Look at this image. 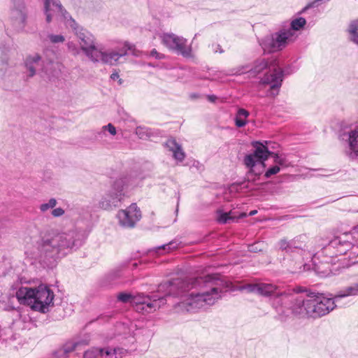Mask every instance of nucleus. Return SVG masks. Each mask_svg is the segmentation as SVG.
<instances>
[{
	"instance_id": "nucleus-1",
	"label": "nucleus",
	"mask_w": 358,
	"mask_h": 358,
	"mask_svg": "<svg viewBox=\"0 0 358 358\" xmlns=\"http://www.w3.org/2000/svg\"><path fill=\"white\" fill-rule=\"evenodd\" d=\"M218 279L212 275L195 279L174 278L161 283L157 292L164 295H132L120 292L117 299L122 303L129 302L135 310L142 314L151 313L166 303V297L173 296L183 297L177 306L182 310L194 312L206 306L213 305L221 298L222 289L218 287Z\"/></svg>"
},
{
	"instance_id": "nucleus-2",
	"label": "nucleus",
	"mask_w": 358,
	"mask_h": 358,
	"mask_svg": "<svg viewBox=\"0 0 358 358\" xmlns=\"http://www.w3.org/2000/svg\"><path fill=\"white\" fill-rule=\"evenodd\" d=\"M38 238H34L31 245H27L25 254L40 264L50 266L83 245L82 231L72 228L58 232L49 227L37 229Z\"/></svg>"
},
{
	"instance_id": "nucleus-3",
	"label": "nucleus",
	"mask_w": 358,
	"mask_h": 358,
	"mask_svg": "<svg viewBox=\"0 0 358 358\" xmlns=\"http://www.w3.org/2000/svg\"><path fill=\"white\" fill-rule=\"evenodd\" d=\"M45 21L50 23L55 14L60 15L65 20L66 26L71 28L76 36L81 51L92 61L96 57L98 47L94 36L87 29L79 26L63 7L59 0H44Z\"/></svg>"
},
{
	"instance_id": "nucleus-4",
	"label": "nucleus",
	"mask_w": 358,
	"mask_h": 358,
	"mask_svg": "<svg viewBox=\"0 0 358 358\" xmlns=\"http://www.w3.org/2000/svg\"><path fill=\"white\" fill-rule=\"evenodd\" d=\"M342 304L337 295L318 293L314 296L303 298L294 296L290 310L301 317L318 318L324 316Z\"/></svg>"
},
{
	"instance_id": "nucleus-5",
	"label": "nucleus",
	"mask_w": 358,
	"mask_h": 358,
	"mask_svg": "<svg viewBox=\"0 0 358 358\" xmlns=\"http://www.w3.org/2000/svg\"><path fill=\"white\" fill-rule=\"evenodd\" d=\"M16 297L20 304L27 305L34 310L45 313L48 312L49 307L53 305L55 295L47 285H40L34 289L20 287L16 292Z\"/></svg>"
},
{
	"instance_id": "nucleus-6",
	"label": "nucleus",
	"mask_w": 358,
	"mask_h": 358,
	"mask_svg": "<svg viewBox=\"0 0 358 358\" xmlns=\"http://www.w3.org/2000/svg\"><path fill=\"white\" fill-rule=\"evenodd\" d=\"M324 250L331 257L345 255L348 252L350 257H358V228L351 233L334 237Z\"/></svg>"
},
{
	"instance_id": "nucleus-7",
	"label": "nucleus",
	"mask_w": 358,
	"mask_h": 358,
	"mask_svg": "<svg viewBox=\"0 0 358 358\" xmlns=\"http://www.w3.org/2000/svg\"><path fill=\"white\" fill-rule=\"evenodd\" d=\"M264 297L272 298V306L278 311L285 313V309L289 310L295 294L282 291L273 283L258 282V294Z\"/></svg>"
},
{
	"instance_id": "nucleus-8",
	"label": "nucleus",
	"mask_w": 358,
	"mask_h": 358,
	"mask_svg": "<svg viewBox=\"0 0 358 358\" xmlns=\"http://www.w3.org/2000/svg\"><path fill=\"white\" fill-rule=\"evenodd\" d=\"M255 151L252 154L245 155L244 157L245 165L250 168L249 174L259 176L265 168V161L273 152L268 150V148L263 143L256 141L253 143Z\"/></svg>"
},
{
	"instance_id": "nucleus-9",
	"label": "nucleus",
	"mask_w": 358,
	"mask_h": 358,
	"mask_svg": "<svg viewBox=\"0 0 358 358\" xmlns=\"http://www.w3.org/2000/svg\"><path fill=\"white\" fill-rule=\"evenodd\" d=\"M124 180L117 179L101 196L98 203L99 207L106 210L118 207L124 198Z\"/></svg>"
},
{
	"instance_id": "nucleus-10",
	"label": "nucleus",
	"mask_w": 358,
	"mask_h": 358,
	"mask_svg": "<svg viewBox=\"0 0 358 358\" xmlns=\"http://www.w3.org/2000/svg\"><path fill=\"white\" fill-rule=\"evenodd\" d=\"M292 30L282 29L273 34L268 35L259 41L264 52H274L282 50L294 39Z\"/></svg>"
},
{
	"instance_id": "nucleus-11",
	"label": "nucleus",
	"mask_w": 358,
	"mask_h": 358,
	"mask_svg": "<svg viewBox=\"0 0 358 358\" xmlns=\"http://www.w3.org/2000/svg\"><path fill=\"white\" fill-rule=\"evenodd\" d=\"M307 237L305 235H301L295 238L287 241L281 239L278 242L279 248L289 257H294L296 261L303 259V256L310 253L307 245Z\"/></svg>"
},
{
	"instance_id": "nucleus-12",
	"label": "nucleus",
	"mask_w": 358,
	"mask_h": 358,
	"mask_svg": "<svg viewBox=\"0 0 358 358\" xmlns=\"http://www.w3.org/2000/svg\"><path fill=\"white\" fill-rule=\"evenodd\" d=\"M162 43L170 50L185 58L192 57V45L186 38L172 33H164L161 36Z\"/></svg>"
},
{
	"instance_id": "nucleus-13",
	"label": "nucleus",
	"mask_w": 358,
	"mask_h": 358,
	"mask_svg": "<svg viewBox=\"0 0 358 358\" xmlns=\"http://www.w3.org/2000/svg\"><path fill=\"white\" fill-rule=\"evenodd\" d=\"M128 51H130L134 56H138V51L134 48V46L128 42H125L122 48L119 51H102L98 49L96 57L95 59H93L92 62H101L103 64L113 65L115 64L121 57L127 55Z\"/></svg>"
},
{
	"instance_id": "nucleus-14",
	"label": "nucleus",
	"mask_w": 358,
	"mask_h": 358,
	"mask_svg": "<svg viewBox=\"0 0 358 358\" xmlns=\"http://www.w3.org/2000/svg\"><path fill=\"white\" fill-rule=\"evenodd\" d=\"M269 73L262 78V84L269 85L271 94L273 96L278 94L279 89L283 80L284 71L280 67L277 59H273L269 64Z\"/></svg>"
},
{
	"instance_id": "nucleus-15",
	"label": "nucleus",
	"mask_w": 358,
	"mask_h": 358,
	"mask_svg": "<svg viewBox=\"0 0 358 358\" xmlns=\"http://www.w3.org/2000/svg\"><path fill=\"white\" fill-rule=\"evenodd\" d=\"M27 17V10L23 0H12L10 21L12 26L17 32L24 30Z\"/></svg>"
},
{
	"instance_id": "nucleus-16",
	"label": "nucleus",
	"mask_w": 358,
	"mask_h": 358,
	"mask_svg": "<svg viewBox=\"0 0 358 358\" xmlns=\"http://www.w3.org/2000/svg\"><path fill=\"white\" fill-rule=\"evenodd\" d=\"M117 218L122 227L133 228L141 218V213L136 203H131L126 209L119 210Z\"/></svg>"
},
{
	"instance_id": "nucleus-17",
	"label": "nucleus",
	"mask_w": 358,
	"mask_h": 358,
	"mask_svg": "<svg viewBox=\"0 0 358 358\" xmlns=\"http://www.w3.org/2000/svg\"><path fill=\"white\" fill-rule=\"evenodd\" d=\"M341 136L343 141L348 143L346 155L350 159L358 162V126L344 132Z\"/></svg>"
},
{
	"instance_id": "nucleus-18",
	"label": "nucleus",
	"mask_w": 358,
	"mask_h": 358,
	"mask_svg": "<svg viewBox=\"0 0 358 358\" xmlns=\"http://www.w3.org/2000/svg\"><path fill=\"white\" fill-rule=\"evenodd\" d=\"M127 353L123 348H92L85 352L83 358H122Z\"/></svg>"
},
{
	"instance_id": "nucleus-19",
	"label": "nucleus",
	"mask_w": 358,
	"mask_h": 358,
	"mask_svg": "<svg viewBox=\"0 0 358 358\" xmlns=\"http://www.w3.org/2000/svg\"><path fill=\"white\" fill-rule=\"evenodd\" d=\"M269 68V64L264 59H258L255 62L253 68L251 69H248V66H241L236 69H234L231 70V72L229 73V75H241L243 73L248 72L252 76H255L256 75L260 73L264 69L266 68Z\"/></svg>"
},
{
	"instance_id": "nucleus-20",
	"label": "nucleus",
	"mask_w": 358,
	"mask_h": 358,
	"mask_svg": "<svg viewBox=\"0 0 358 358\" xmlns=\"http://www.w3.org/2000/svg\"><path fill=\"white\" fill-rule=\"evenodd\" d=\"M42 63L41 57L37 53L27 56L24 62L25 66L29 72L27 76L33 77L36 74V70L42 66Z\"/></svg>"
},
{
	"instance_id": "nucleus-21",
	"label": "nucleus",
	"mask_w": 358,
	"mask_h": 358,
	"mask_svg": "<svg viewBox=\"0 0 358 358\" xmlns=\"http://www.w3.org/2000/svg\"><path fill=\"white\" fill-rule=\"evenodd\" d=\"M88 345V341L86 339L70 340L66 341L62 347L66 357L75 350H80V347Z\"/></svg>"
},
{
	"instance_id": "nucleus-22",
	"label": "nucleus",
	"mask_w": 358,
	"mask_h": 358,
	"mask_svg": "<svg viewBox=\"0 0 358 358\" xmlns=\"http://www.w3.org/2000/svg\"><path fill=\"white\" fill-rule=\"evenodd\" d=\"M166 145L170 151L173 152V156L175 159L178 162H182L185 159V154L175 139H169L166 141Z\"/></svg>"
},
{
	"instance_id": "nucleus-23",
	"label": "nucleus",
	"mask_w": 358,
	"mask_h": 358,
	"mask_svg": "<svg viewBox=\"0 0 358 358\" xmlns=\"http://www.w3.org/2000/svg\"><path fill=\"white\" fill-rule=\"evenodd\" d=\"M342 306L343 305V300L348 296H358V281L357 282L352 283L350 285L345 287L340 290L336 294Z\"/></svg>"
},
{
	"instance_id": "nucleus-24",
	"label": "nucleus",
	"mask_w": 358,
	"mask_h": 358,
	"mask_svg": "<svg viewBox=\"0 0 358 358\" xmlns=\"http://www.w3.org/2000/svg\"><path fill=\"white\" fill-rule=\"evenodd\" d=\"M178 243L177 241H171L167 244H164L156 248H154L152 250H150V251H154L156 253H159V255L165 254L170 252L171 250H175L178 248Z\"/></svg>"
},
{
	"instance_id": "nucleus-25",
	"label": "nucleus",
	"mask_w": 358,
	"mask_h": 358,
	"mask_svg": "<svg viewBox=\"0 0 358 358\" xmlns=\"http://www.w3.org/2000/svg\"><path fill=\"white\" fill-rule=\"evenodd\" d=\"M249 116V112L244 108H239L235 117V124L237 127H244L247 122L246 119Z\"/></svg>"
},
{
	"instance_id": "nucleus-26",
	"label": "nucleus",
	"mask_w": 358,
	"mask_h": 358,
	"mask_svg": "<svg viewBox=\"0 0 358 358\" xmlns=\"http://www.w3.org/2000/svg\"><path fill=\"white\" fill-rule=\"evenodd\" d=\"M231 213H224L222 210H217V220L220 224H227L234 222L236 217L230 215Z\"/></svg>"
},
{
	"instance_id": "nucleus-27",
	"label": "nucleus",
	"mask_w": 358,
	"mask_h": 358,
	"mask_svg": "<svg viewBox=\"0 0 358 358\" xmlns=\"http://www.w3.org/2000/svg\"><path fill=\"white\" fill-rule=\"evenodd\" d=\"M306 23V20L303 17H298L296 19H294L291 22V27L288 29L287 30H292L294 33V31H299L301 28H303Z\"/></svg>"
},
{
	"instance_id": "nucleus-28",
	"label": "nucleus",
	"mask_w": 358,
	"mask_h": 358,
	"mask_svg": "<svg viewBox=\"0 0 358 358\" xmlns=\"http://www.w3.org/2000/svg\"><path fill=\"white\" fill-rule=\"evenodd\" d=\"M136 134L141 139H145L150 137L151 135V131L150 129L143 127H138L136 129Z\"/></svg>"
},
{
	"instance_id": "nucleus-29",
	"label": "nucleus",
	"mask_w": 358,
	"mask_h": 358,
	"mask_svg": "<svg viewBox=\"0 0 358 358\" xmlns=\"http://www.w3.org/2000/svg\"><path fill=\"white\" fill-rule=\"evenodd\" d=\"M57 203V200L54 198H52L47 203H44L40 205L39 209L42 213H45L50 208H54Z\"/></svg>"
},
{
	"instance_id": "nucleus-30",
	"label": "nucleus",
	"mask_w": 358,
	"mask_h": 358,
	"mask_svg": "<svg viewBox=\"0 0 358 358\" xmlns=\"http://www.w3.org/2000/svg\"><path fill=\"white\" fill-rule=\"evenodd\" d=\"M68 50L74 56L78 55L82 51L80 46L73 41H69L66 44Z\"/></svg>"
},
{
	"instance_id": "nucleus-31",
	"label": "nucleus",
	"mask_w": 358,
	"mask_h": 358,
	"mask_svg": "<svg viewBox=\"0 0 358 358\" xmlns=\"http://www.w3.org/2000/svg\"><path fill=\"white\" fill-rule=\"evenodd\" d=\"M240 290H246L248 293L258 294V282L243 285L240 287Z\"/></svg>"
},
{
	"instance_id": "nucleus-32",
	"label": "nucleus",
	"mask_w": 358,
	"mask_h": 358,
	"mask_svg": "<svg viewBox=\"0 0 358 358\" xmlns=\"http://www.w3.org/2000/svg\"><path fill=\"white\" fill-rule=\"evenodd\" d=\"M272 157L274 158V162L278 166H287V162L285 157H282V156H280L278 154L273 152L271 154Z\"/></svg>"
},
{
	"instance_id": "nucleus-33",
	"label": "nucleus",
	"mask_w": 358,
	"mask_h": 358,
	"mask_svg": "<svg viewBox=\"0 0 358 358\" xmlns=\"http://www.w3.org/2000/svg\"><path fill=\"white\" fill-rule=\"evenodd\" d=\"M263 242H257L254 244L248 245V250L251 252H257L263 250Z\"/></svg>"
},
{
	"instance_id": "nucleus-34",
	"label": "nucleus",
	"mask_w": 358,
	"mask_h": 358,
	"mask_svg": "<svg viewBox=\"0 0 358 358\" xmlns=\"http://www.w3.org/2000/svg\"><path fill=\"white\" fill-rule=\"evenodd\" d=\"M48 38L52 43H63L65 41L64 36L61 34H50Z\"/></svg>"
},
{
	"instance_id": "nucleus-35",
	"label": "nucleus",
	"mask_w": 358,
	"mask_h": 358,
	"mask_svg": "<svg viewBox=\"0 0 358 358\" xmlns=\"http://www.w3.org/2000/svg\"><path fill=\"white\" fill-rule=\"evenodd\" d=\"M51 358H67V357L61 346L52 352Z\"/></svg>"
},
{
	"instance_id": "nucleus-36",
	"label": "nucleus",
	"mask_w": 358,
	"mask_h": 358,
	"mask_svg": "<svg viewBox=\"0 0 358 358\" xmlns=\"http://www.w3.org/2000/svg\"><path fill=\"white\" fill-rule=\"evenodd\" d=\"M280 166L278 165H275L271 168H269L265 173L264 177L266 178H269L271 176L277 174L280 171Z\"/></svg>"
},
{
	"instance_id": "nucleus-37",
	"label": "nucleus",
	"mask_w": 358,
	"mask_h": 358,
	"mask_svg": "<svg viewBox=\"0 0 358 358\" xmlns=\"http://www.w3.org/2000/svg\"><path fill=\"white\" fill-rule=\"evenodd\" d=\"M347 31L348 34L358 31V18L350 22Z\"/></svg>"
},
{
	"instance_id": "nucleus-38",
	"label": "nucleus",
	"mask_w": 358,
	"mask_h": 358,
	"mask_svg": "<svg viewBox=\"0 0 358 358\" xmlns=\"http://www.w3.org/2000/svg\"><path fill=\"white\" fill-rule=\"evenodd\" d=\"M208 47L211 50V51L214 53L219 52V53L222 54L224 52V50H223L222 46L218 43H213L209 45Z\"/></svg>"
},
{
	"instance_id": "nucleus-39",
	"label": "nucleus",
	"mask_w": 358,
	"mask_h": 358,
	"mask_svg": "<svg viewBox=\"0 0 358 358\" xmlns=\"http://www.w3.org/2000/svg\"><path fill=\"white\" fill-rule=\"evenodd\" d=\"M103 129H104L105 131H108L113 136H115L117 133L116 128L111 123L103 126Z\"/></svg>"
},
{
	"instance_id": "nucleus-40",
	"label": "nucleus",
	"mask_w": 358,
	"mask_h": 358,
	"mask_svg": "<svg viewBox=\"0 0 358 358\" xmlns=\"http://www.w3.org/2000/svg\"><path fill=\"white\" fill-rule=\"evenodd\" d=\"M64 210L59 207L53 209L51 212V214L54 217H59L62 216L64 214Z\"/></svg>"
},
{
	"instance_id": "nucleus-41",
	"label": "nucleus",
	"mask_w": 358,
	"mask_h": 358,
	"mask_svg": "<svg viewBox=\"0 0 358 358\" xmlns=\"http://www.w3.org/2000/svg\"><path fill=\"white\" fill-rule=\"evenodd\" d=\"M348 38L353 43L358 45V31L349 34Z\"/></svg>"
},
{
	"instance_id": "nucleus-42",
	"label": "nucleus",
	"mask_w": 358,
	"mask_h": 358,
	"mask_svg": "<svg viewBox=\"0 0 358 358\" xmlns=\"http://www.w3.org/2000/svg\"><path fill=\"white\" fill-rule=\"evenodd\" d=\"M150 56L156 58V59H163L164 57V55L161 54V53H159L155 49H153L151 52H150Z\"/></svg>"
},
{
	"instance_id": "nucleus-43",
	"label": "nucleus",
	"mask_w": 358,
	"mask_h": 358,
	"mask_svg": "<svg viewBox=\"0 0 358 358\" xmlns=\"http://www.w3.org/2000/svg\"><path fill=\"white\" fill-rule=\"evenodd\" d=\"M17 282L22 285L28 283L29 282V280L24 275H18L17 276Z\"/></svg>"
},
{
	"instance_id": "nucleus-44",
	"label": "nucleus",
	"mask_w": 358,
	"mask_h": 358,
	"mask_svg": "<svg viewBox=\"0 0 358 358\" xmlns=\"http://www.w3.org/2000/svg\"><path fill=\"white\" fill-rule=\"evenodd\" d=\"M105 134H106V131H104V129H103V127H102L99 131L96 132L95 138L96 140L101 139L103 137V136H105Z\"/></svg>"
},
{
	"instance_id": "nucleus-45",
	"label": "nucleus",
	"mask_w": 358,
	"mask_h": 358,
	"mask_svg": "<svg viewBox=\"0 0 358 358\" xmlns=\"http://www.w3.org/2000/svg\"><path fill=\"white\" fill-rule=\"evenodd\" d=\"M8 61L6 58L0 59V71H3L7 66Z\"/></svg>"
},
{
	"instance_id": "nucleus-46",
	"label": "nucleus",
	"mask_w": 358,
	"mask_h": 358,
	"mask_svg": "<svg viewBox=\"0 0 358 358\" xmlns=\"http://www.w3.org/2000/svg\"><path fill=\"white\" fill-rule=\"evenodd\" d=\"M207 99L210 102L214 103L217 99V96H215L214 94H209L207 96Z\"/></svg>"
},
{
	"instance_id": "nucleus-47",
	"label": "nucleus",
	"mask_w": 358,
	"mask_h": 358,
	"mask_svg": "<svg viewBox=\"0 0 358 358\" xmlns=\"http://www.w3.org/2000/svg\"><path fill=\"white\" fill-rule=\"evenodd\" d=\"M119 78H120V76H119L118 73H117V72H114L110 75V78L113 80H116L119 79Z\"/></svg>"
},
{
	"instance_id": "nucleus-48",
	"label": "nucleus",
	"mask_w": 358,
	"mask_h": 358,
	"mask_svg": "<svg viewBox=\"0 0 358 358\" xmlns=\"http://www.w3.org/2000/svg\"><path fill=\"white\" fill-rule=\"evenodd\" d=\"M199 95L198 94H195V93L194 94H192L190 95V97L192 99H197V98H199Z\"/></svg>"
},
{
	"instance_id": "nucleus-49",
	"label": "nucleus",
	"mask_w": 358,
	"mask_h": 358,
	"mask_svg": "<svg viewBox=\"0 0 358 358\" xmlns=\"http://www.w3.org/2000/svg\"><path fill=\"white\" fill-rule=\"evenodd\" d=\"M114 276L115 277H120V271H114Z\"/></svg>"
},
{
	"instance_id": "nucleus-50",
	"label": "nucleus",
	"mask_w": 358,
	"mask_h": 358,
	"mask_svg": "<svg viewBox=\"0 0 358 358\" xmlns=\"http://www.w3.org/2000/svg\"><path fill=\"white\" fill-rule=\"evenodd\" d=\"M257 213V210H252L250 212L249 215H254Z\"/></svg>"
},
{
	"instance_id": "nucleus-51",
	"label": "nucleus",
	"mask_w": 358,
	"mask_h": 358,
	"mask_svg": "<svg viewBox=\"0 0 358 358\" xmlns=\"http://www.w3.org/2000/svg\"><path fill=\"white\" fill-rule=\"evenodd\" d=\"M328 275H329V273H322V274H321V277H327Z\"/></svg>"
},
{
	"instance_id": "nucleus-52",
	"label": "nucleus",
	"mask_w": 358,
	"mask_h": 358,
	"mask_svg": "<svg viewBox=\"0 0 358 358\" xmlns=\"http://www.w3.org/2000/svg\"><path fill=\"white\" fill-rule=\"evenodd\" d=\"M117 80H118V83H119V85H122V83H123L122 79H121V78H119V79H117Z\"/></svg>"
},
{
	"instance_id": "nucleus-53",
	"label": "nucleus",
	"mask_w": 358,
	"mask_h": 358,
	"mask_svg": "<svg viewBox=\"0 0 358 358\" xmlns=\"http://www.w3.org/2000/svg\"><path fill=\"white\" fill-rule=\"evenodd\" d=\"M246 216V214L245 213H242L241 215H240V217H245Z\"/></svg>"
}]
</instances>
